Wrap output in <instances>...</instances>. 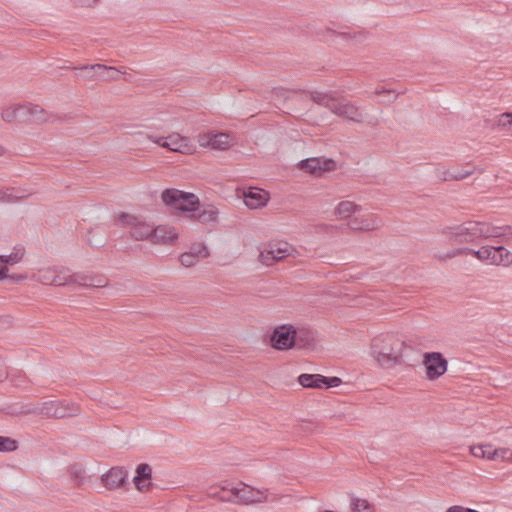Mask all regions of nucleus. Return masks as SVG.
<instances>
[{
	"label": "nucleus",
	"instance_id": "1",
	"mask_svg": "<svg viewBox=\"0 0 512 512\" xmlns=\"http://www.w3.org/2000/svg\"><path fill=\"white\" fill-rule=\"evenodd\" d=\"M488 231V222L465 221L461 224L443 226L439 233L448 245L456 249L489 239Z\"/></svg>",
	"mask_w": 512,
	"mask_h": 512
},
{
	"label": "nucleus",
	"instance_id": "2",
	"mask_svg": "<svg viewBox=\"0 0 512 512\" xmlns=\"http://www.w3.org/2000/svg\"><path fill=\"white\" fill-rule=\"evenodd\" d=\"M208 495L218 498L223 502H232L243 505L264 503L276 499V497L270 498L268 489L254 488L244 483H240L237 486L225 484L221 487H211L208 491Z\"/></svg>",
	"mask_w": 512,
	"mask_h": 512
},
{
	"label": "nucleus",
	"instance_id": "3",
	"mask_svg": "<svg viewBox=\"0 0 512 512\" xmlns=\"http://www.w3.org/2000/svg\"><path fill=\"white\" fill-rule=\"evenodd\" d=\"M404 342L394 334H382L371 342V355L382 367L391 368L401 363Z\"/></svg>",
	"mask_w": 512,
	"mask_h": 512
},
{
	"label": "nucleus",
	"instance_id": "4",
	"mask_svg": "<svg viewBox=\"0 0 512 512\" xmlns=\"http://www.w3.org/2000/svg\"><path fill=\"white\" fill-rule=\"evenodd\" d=\"M310 98L316 104L323 106L338 117L348 121L360 123L363 120V114L360 108L352 102L342 101L333 92L312 91Z\"/></svg>",
	"mask_w": 512,
	"mask_h": 512
},
{
	"label": "nucleus",
	"instance_id": "5",
	"mask_svg": "<svg viewBox=\"0 0 512 512\" xmlns=\"http://www.w3.org/2000/svg\"><path fill=\"white\" fill-rule=\"evenodd\" d=\"M52 116L43 110L39 105L31 103L10 106L2 111V119L6 122L15 120L30 122H47L51 121Z\"/></svg>",
	"mask_w": 512,
	"mask_h": 512
},
{
	"label": "nucleus",
	"instance_id": "6",
	"mask_svg": "<svg viewBox=\"0 0 512 512\" xmlns=\"http://www.w3.org/2000/svg\"><path fill=\"white\" fill-rule=\"evenodd\" d=\"M161 199L167 206L174 207L190 217L191 213L199 208V199L195 194L178 189H165L161 194Z\"/></svg>",
	"mask_w": 512,
	"mask_h": 512
},
{
	"label": "nucleus",
	"instance_id": "7",
	"mask_svg": "<svg viewBox=\"0 0 512 512\" xmlns=\"http://www.w3.org/2000/svg\"><path fill=\"white\" fill-rule=\"evenodd\" d=\"M117 224L127 229L135 240L143 241L151 238L153 226L128 213H120L117 216Z\"/></svg>",
	"mask_w": 512,
	"mask_h": 512
},
{
	"label": "nucleus",
	"instance_id": "8",
	"mask_svg": "<svg viewBox=\"0 0 512 512\" xmlns=\"http://www.w3.org/2000/svg\"><path fill=\"white\" fill-rule=\"evenodd\" d=\"M79 406L71 401L49 400L41 403L35 412L47 417L65 418L78 414Z\"/></svg>",
	"mask_w": 512,
	"mask_h": 512
},
{
	"label": "nucleus",
	"instance_id": "9",
	"mask_svg": "<svg viewBox=\"0 0 512 512\" xmlns=\"http://www.w3.org/2000/svg\"><path fill=\"white\" fill-rule=\"evenodd\" d=\"M74 70L77 71L76 75L79 78L87 81L115 80L120 73L115 67L103 64L83 65L75 67Z\"/></svg>",
	"mask_w": 512,
	"mask_h": 512
},
{
	"label": "nucleus",
	"instance_id": "10",
	"mask_svg": "<svg viewBox=\"0 0 512 512\" xmlns=\"http://www.w3.org/2000/svg\"><path fill=\"white\" fill-rule=\"evenodd\" d=\"M300 333L291 324L278 326L271 335V345L277 350L290 349L300 339Z\"/></svg>",
	"mask_w": 512,
	"mask_h": 512
},
{
	"label": "nucleus",
	"instance_id": "11",
	"mask_svg": "<svg viewBox=\"0 0 512 512\" xmlns=\"http://www.w3.org/2000/svg\"><path fill=\"white\" fill-rule=\"evenodd\" d=\"M147 137L157 145L167 148L173 152L191 154L194 151V147L189 138L183 137L178 133H172L167 137H156L153 135H148Z\"/></svg>",
	"mask_w": 512,
	"mask_h": 512
},
{
	"label": "nucleus",
	"instance_id": "12",
	"mask_svg": "<svg viewBox=\"0 0 512 512\" xmlns=\"http://www.w3.org/2000/svg\"><path fill=\"white\" fill-rule=\"evenodd\" d=\"M292 247L286 242L270 243L262 248L259 260L262 264L270 266L290 255Z\"/></svg>",
	"mask_w": 512,
	"mask_h": 512
},
{
	"label": "nucleus",
	"instance_id": "13",
	"mask_svg": "<svg viewBox=\"0 0 512 512\" xmlns=\"http://www.w3.org/2000/svg\"><path fill=\"white\" fill-rule=\"evenodd\" d=\"M426 377L429 380L438 379L447 371L448 362L439 352H426L423 356Z\"/></svg>",
	"mask_w": 512,
	"mask_h": 512
},
{
	"label": "nucleus",
	"instance_id": "14",
	"mask_svg": "<svg viewBox=\"0 0 512 512\" xmlns=\"http://www.w3.org/2000/svg\"><path fill=\"white\" fill-rule=\"evenodd\" d=\"M496 246H482L480 249L475 250L469 247H458L453 249L451 252L447 254L448 258H454L461 255H473L479 261L489 264L495 265L494 259L496 258Z\"/></svg>",
	"mask_w": 512,
	"mask_h": 512
},
{
	"label": "nucleus",
	"instance_id": "15",
	"mask_svg": "<svg viewBox=\"0 0 512 512\" xmlns=\"http://www.w3.org/2000/svg\"><path fill=\"white\" fill-rule=\"evenodd\" d=\"M298 383L304 388H332L342 383L339 377H326L320 374H301L298 377Z\"/></svg>",
	"mask_w": 512,
	"mask_h": 512
},
{
	"label": "nucleus",
	"instance_id": "16",
	"mask_svg": "<svg viewBox=\"0 0 512 512\" xmlns=\"http://www.w3.org/2000/svg\"><path fill=\"white\" fill-rule=\"evenodd\" d=\"M198 143L201 147L213 150H227L232 145L230 135L214 132L200 134L198 136Z\"/></svg>",
	"mask_w": 512,
	"mask_h": 512
},
{
	"label": "nucleus",
	"instance_id": "17",
	"mask_svg": "<svg viewBox=\"0 0 512 512\" xmlns=\"http://www.w3.org/2000/svg\"><path fill=\"white\" fill-rule=\"evenodd\" d=\"M347 225L354 231H372L382 225V220L372 213L355 214L354 217L349 219Z\"/></svg>",
	"mask_w": 512,
	"mask_h": 512
},
{
	"label": "nucleus",
	"instance_id": "18",
	"mask_svg": "<svg viewBox=\"0 0 512 512\" xmlns=\"http://www.w3.org/2000/svg\"><path fill=\"white\" fill-rule=\"evenodd\" d=\"M335 167V161L321 157H313L302 160L299 163V168L310 174L319 176L325 171H331Z\"/></svg>",
	"mask_w": 512,
	"mask_h": 512
},
{
	"label": "nucleus",
	"instance_id": "19",
	"mask_svg": "<svg viewBox=\"0 0 512 512\" xmlns=\"http://www.w3.org/2000/svg\"><path fill=\"white\" fill-rule=\"evenodd\" d=\"M178 238L175 228L167 225L153 227L150 241L153 244H173Z\"/></svg>",
	"mask_w": 512,
	"mask_h": 512
},
{
	"label": "nucleus",
	"instance_id": "20",
	"mask_svg": "<svg viewBox=\"0 0 512 512\" xmlns=\"http://www.w3.org/2000/svg\"><path fill=\"white\" fill-rule=\"evenodd\" d=\"M244 203L250 209H258L266 205L269 195L266 191L250 187L244 192Z\"/></svg>",
	"mask_w": 512,
	"mask_h": 512
},
{
	"label": "nucleus",
	"instance_id": "21",
	"mask_svg": "<svg viewBox=\"0 0 512 512\" xmlns=\"http://www.w3.org/2000/svg\"><path fill=\"white\" fill-rule=\"evenodd\" d=\"M127 472L119 467L111 468L102 477V481L106 488L112 490L123 486L126 483Z\"/></svg>",
	"mask_w": 512,
	"mask_h": 512
},
{
	"label": "nucleus",
	"instance_id": "22",
	"mask_svg": "<svg viewBox=\"0 0 512 512\" xmlns=\"http://www.w3.org/2000/svg\"><path fill=\"white\" fill-rule=\"evenodd\" d=\"M152 468L146 463L139 464L136 468V475L133 482L139 491H146L150 486Z\"/></svg>",
	"mask_w": 512,
	"mask_h": 512
},
{
	"label": "nucleus",
	"instance_id": "23",
	"mask_svg": "<svg viewBox=\"0 0 512 512\" xmlns=\"http://www.w3.org/2000/svg\"><path fill=\"white\" fill-rule=\"evenodd\" d=\"M70 284L81 287H104L106 285L105 280L85 273H70Z\"/></svg>",
	"mask_w": 512,
	"mask_h": 512
},
{
	"label": "nucleus",
	"instance_id": "24",
	"mask_svg": "<svg viewBox=\"0 0 512 512\" xmlns=\"http://www.w3.org/2000/svg\"><path fill=\"white\" fill-rule=\"evenodd\" d=\"M361 211V206L357 205L352 201H341L335 208V214L340 219H350L352 215H355Z\"/></svg>",
	"mask_w": 512,
	"mask_h": 512
},
{
	"label": "nucleus",
	"instance_id": "25",
	"mask_svg": "<svg viewBox=\"0 0 512 512\" xmlns=\"http://www.w3.org/2000/svg\"><path fill=\"white\" fill-rule=\"evenodd\" d=\"M29 193L26 190L20 188H6L0 189V202L3 203H13L20 199H24L27 197Z\"/></svg>",
	"mask_w": 512,
	"mask_h": 512
},
{
	"label": "nucleus",
	"instance_id": "26",
	"mask_svg": "<svg viewBox=\"0 0 512 512\" xmlns=\"http://www.w3.org/2000/svg\"><path fill=\"white\" fill-rule=\"evenodd\" d=\"M474 170L472 169H447L443 170L439 173V177L444 181H450V180H463L466 177L472 175Z\"/></svg>",
	"mask_w": 512,
	"mask_h": 512
},
{
	"label": "nucleus",
	"instance_id": "27",
	"mask_svg": "<svg viewBox=\"0 0 512 512\" xmlns=\"http://www.w3.org/2000/svg\"><path fill=\"white\" fill-rule=\"evenodd\" d=\"M488 238H504L509 240L512 238V226H496L488 223Z\"/></svg>",
	"mask_w": 512,
	"mask_h": 512
},
{
	"label": "nucleus",
	"instance_id": "28",
	"mask_svg": "<svg viewBox=\"0 0 512 512\" xmlns=\"http://www.w3.org/2000/svg\"><path fill=\"white\" fill-rule=\"evenodd\" d=\"M496 258L494 263L496 266L502 265L508 267L512 264V253L504 246H496Z\"/></svg>",
	"mask_w": 512,
	"mask_h": 512
},
{
	"label": "nucleus",
	"instance_id": "29",
	"mask_svg": "<svg viewBox=\"0 0 512 512\" xmlns=\"http://www.w3.org/2000/svg\"><path fill=\"white\" fill-rule=\"evenodd\" d=\"M54 273L55 267L44 268L34 274L32 279L44 285H53Z\"/></svg>",
	"mask_w": 512,
	"mask_h": 512
},
{
	"label": "nucleus",
	"instance_id": "30",
	"mask_svg": "<svg viewBox=\"0 0 512 512\" xmlns=\"http://www.w3.org/2000/svg\"><path fill=\"white\" fill-rule=\"evenodd\" d=\"M53 285H70V271L68 268L55 266Z\"/></svg>",
	"mask_w": 512,
	"mask_h": 512
},
{
	"label": "nucleus",
	"instance_id": "31",
	"mask_svg": "<svg viewBox=\"0 0 512 512\" xmlns=\"http://www.w3.org/2000/svg\"><path fill=\"white\" fill-rule=\"evenodd\" d=\"M350 507L352 512H375L374 506L362 498L352 497Z\"/></svg>",
	"mask_w": 512,
	"mask_h": 512
},
{
	"label": "nucleus",
	"instance_id": "32",
	"mask_svg": "<svg viewBox=\"0 0 512 512\" xmlns=\"http://www.w3.org/2000/svg\"><path fill=\"white\" fill-rule=\"evenodd\" d=\"M470 452L476 458L493 460V447L491 445L472 446Z\"/></svg>",
	"mask_w": 512,
	"mask_h": 512
},
{
	"label": "nucleus",
	"instance_id": "33",
	"mask_svg": "<svg viewBox=\"0 0 512 512\" xmlns=\"http://www.w3.org/2000/svg\"><path fill=\"white\" fill-rule=\"evenodd\" d=\"M23 258V252L20 249H16L8 255H0V262L6 266V264H17Z\"/></svg>",
	"mask_w": 512,
	"mask_h": 512
},
{
	"label": "nucleus",
	"instance_id": "34",
	"mask_svg": "<svg viewBox=\"0 0 512 512\" xmlns=\"http://www.w3.org/2000/svg\"><path fill=\"white\" fill-rule=\"evenodd\" d=\"M188 252L192 253V255L198 258L199 260L209 256L208 248L203 243L193 244Z\"/></svg>",
	"mask_w": 512,
	"mask_h": 512
},
{
	"label": "nucleus",
	"instance_id": "35",
	"mask_svg": "<svg viewBox=\"0 0 512 512\" xmlns=\"http://www.w3.org/2000/svg\"><path fill=\"white\" fill-rule=\"evenodd\" d=\"M18 447V442L10 437L0 436V452H12Z\"/></svg>",
	"mask_w": 512,
	"mask_h": 512
},
{
	"label": "nucleus",
	"instance_id": "36",
	"mask_svg": "<svg viewBox=\"0 0 512 512\" xmlns=\"http://www.w3.org/2000/svg\"><path fill=\"white\" fill-rule=\"evenodd\" d=\"M493 460L512 462V450L509 448H493Z\"/></svg>",
	"mask_w": 512,
	"mask_h": 512
},
{
	"label": "nucleus",
	"instance_id": "37",
	"mask_svg": "<svg viewBox=\"0 0 512 512\" xmlns=\"http://www.w3.org/2000/svg\"><path fill=\"white\" fill-rule=\"evenodd\" d=\"M218 211L215 209L204 210L198 215V221L201 223H211L217 219Z\"/></svg>",
	"mask_w": 512,
	"mask_h": 512
},
{
	"label": "nucleus",
	"instance_id": "38",
	"mask_svg": "<svg viewBox=\"0 0 512 512\" xmlns=\"http://www.w3.org/2000/svg\"><path fill=\"white\" fill-rule=\"evenodd\" d=\"M180 263L185 267H191L195 265L199 259L192 255V253L184 252L179 257Z\"/></svg>",
	"mask_w": 512,
	"mask_h": 512
},
{
	"label": "nucleus",
	"instance_id": "39",
	"mask_svg": "<svg viewBox=\"0 0 512 512\" xmlns=\"http://www.w3.org/2000/svg\"><path fill=\"white\" fill-rule=\"evenodd\" d=\"M512 124V113L505 112L499 116L498 126L506 128Z\"/></svg>",
	"mask_w": 512,
	"mask_h": 512
},
{
	"label": "nucleus",
	"instance_id": "40",
	"mask_svg": "<svg viewBox=\"0 0 512 512\" xmlns=\"http://www.w3.org/2000/svg\"><path fill=\"white\" fill-rule=\"evenodd\" d=\"M8 377V371L4 362L0 359V382H3Z\"/></svg>",
	"mask_w": 512,
	"mask_h": 512
},
{
	"label": "nucleus",
	"instance_id": "41",
	"mask_svg": "<svg viewBox=\"0 0 512 512\" xmlns=\"http://www.w3.org/2000/svg\"><path fill=\"white\" fill-rule=\"evenodd\" d=\"M9 269L2 263H0V281L8 279Z\"/></svg>",
	"mask_w": 512,
	"mask_h": 512
},
{
	"label": "nucleus",
	"instance_id": "42",
	"mask_svg": "<svg viewBox=\"0 0 512 512\" xmlns=\"http://www.w3.org/2000/svg\"><path fill=\"white\" fill-rule=\"evenodd\" d=\"M375 94L378 95V96H381L383 94H388L392 97V99H394L396 97V95L394 94L393 91L391 90H386V89H376L375 90Z\"/></svg>",
	"mask_w": 512,
	"mask_h": 512
},
{
	"label": "nucleus",
	"instance_id": "43",
	"mask_svg": "<svg viewBox=\"0 0 512 512\" xmlns=\"http://www.w3.org/2000/svg\"><path fill=\"white\" fill-rule=\"evenodd\" d=\"M25 279V276L23 275H9L8 274V279L9 281L13 282V283H17V282H20L22 280Z\"/></svg>",
	"mask_w": 512,
	"mask_h": 512
},
{
	"label": "nucleus",
	"instance_id": "44",
	"mask_svg": "<svg viewBox=\"0 0 512 512\" xmlns=\"http://www.w3.org/2000/svg\"><path fill=\"white\" fill-rule=\"evenodd\" d=\"M97 0H76V2L83 6H91L96 3Z\"/></svg>",
	"mask_w": 512,
	"mask_h": 512
}]
</instances>
